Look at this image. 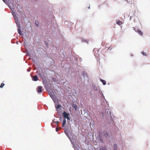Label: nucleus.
Instances as JSON below:
<instances>
[{
  "label": "nucleus",
  "mask_w": 150,
  "mask_h": 150,
  "mask_svg": "<svg viewBox=\"0 0 150 150\" xmlns=\"http://www.w3.org/2000/svg\"><path fill=\"white\" fill-rule=\"evenodd\" d=\"M142 54L144 56H146L147 55V54L146 53L144 52H142Z\"/></svg>",
  "instance_id": "nucleus-17"
},
{
  "label": "nucleus",
  "mask_w": 150,
  "mask_h": 150,
  "mask_svg": "<svg viewBox=\"0 0 150 150\" xmlns=\"http://www.w3.org/2000/svg\"><path fill=\"white\" fill-rule=\"evenodd\" d=\"M56 131L58 132V129L57 128H56Z\"/></svg>",
  "instance_id": "nucleus-20"
},
{
  "label": "nucleus",
  "mask_w": 150,
  "mask_h": 150,
  "mask_svg": "<svg viewBox=\"0 0 150 150\" xmlns=\"http://www.w3.org/2000/svg\"><path fill=\"white\" fill-rule=\"evenodd\" d=\"M66 120L65 119H64V120L63 121V123L62 127H63L64 124L66 123Z\"/></svg>",
  "instance_id": "nucleus-14"
},
{
  "label": "nucleus",
  "mask_w": 150,
  "mask_h": 150,
  "mask_svg": "<svg viewBox=\"0 0 150 150\" xmlns=\"http://www.w3.org/2000/svg\"><path fill=\"white\" fill-rule=\"evenodd\" d=\"M59 122L58 121H53V122L54 123H55L56 124H57L58 123V122Z\"/></svg>",
  "instance_id": "nucleus-18"
},
{
  "label": "nucleus",
  "mask_w": 150,
  "mask_h": 150,
  "mask_svg": "<svg viewBox=\"0 0 150 150\" xmlns=\"http://www.w3.org/2000/svg\"><path fill=\"white\" fill-rule=\"evenodd\" d=\"M42 88L41 86H39L38 88V93H40L42 92Z\"/></svg>",
  "instance_id": "nucleus-6"
},
{
  "label": "nucleus",
  "mask_w": 150,
  "mask_h": 150,
  "mask_svg": "<svg viewBox=\"0 0 150 150\" xmlns=\"http://www.w3.org/2000/svg\"><path fill=\"white\" fill-rule=\"evenodd\" d=\"M35 24H36V25L38 26V24H37V23L36 22H35Z\"/></svg>",
  "instance_id": "nucleus-21"
},
{
  "label": "nucleus",
  "mask_w": 150,
  "mask_h": 150,
  "mask_svg": "<svg viewBox=\"0 0 150 150\" xmlns=\"http://www.w3.org/2000/svg\"><path fill=\"white\" fill-rule=\"evenodd\" d=\"M61 107V106L60 104L58 105L57 106H55L56 110L58 113H60L61 111L60 109H59V108Z\"/></svg>",
  "instance_id": "nucleus-2"
},
{
  "label": "nucleus",
  "mask_w": 150,
  "mask_h": 150,
  "mask_svg": "<svg viewBox=\"0 0 150 150\" xmlns=\"http://www.w3.org/2000/svg\"><path fill=\"white\" fill-rule=\"evenodd\" d=\"M39 74L41 78H42L43 77V74H41L40 73Z\"/></svg>",
  "instance_id": "nucleus-16"
},
{
  "label": "nucleus",
  "mask_w": 150,
  "mask_h": 150,
  "mask_svg": "<svg viewBox=\"0 0 150 150\" xmlns=\"http://www.w3.org/2000/svg\"><path fill=\"white\" fill-rule=\"evenodd\" d=\"M116 23L118 25H120L122 24V22L120 20H119L116 22Z\"/></svg>",
  "instance_id": "nucleus-10"
},
{
  "label": "nucleus",
  "mask_w": 150,
  "mask_h": 150,
  "mask_svg": "<svg viewBox=\"0 0 150 150\" xmlns=\"http://www.w3.org/2000/svg\"><path fill=\"white\" fill-rule=\"evenodd\" d=\"M117 146L116 144H115L114 145V150H117Z\"/></svg>",
  "instance_id": "nucleus-13"
},
{
  "label": "nucleus",
  "mask_w": 150,
  "mask_h": 150,
  "mask_svg": "<svg viewBox=\"0 0 150 150\" xmlns=\"http://www.w3.org/2000/svg\"><path fill=\"white\" fill-rule=\"evenodd\" d=\"M3 1L6 4V0H3Z\"/></svg>",
  "instance_id": "nucleus-19"
},
{
  "label": "nucleus",
  "mask_w": 150,
  "mask_h": 150,
  "mask_svg": "<svg viewBox=\"0 0 150 150\" xmlns=\"http://www.w3.org/2000/svg\"><path fill=\"white\" fill-rule=\"evenodd\" d=\"M100 80L103 83V84L104 85H105L106 84V82L105 80H103L101 79H100Z\"/></svg>",
  "instance_id": "nucleus-9"
},
{
  "label": "nucleus",
  "mask_w": 150,
  "mask_h": 150,
  "mask_svg": "<svg viewBox=\"0 0 150 150\" xmlns=\"http://www.w3.org/2000/svg\"><path fill=\"white\" fill-rule=\"evenodd\" d=\"M50 97L52 98V99L54 100V96L52 93H50Z\"/></svg>",
  "instance_id": "nucleus-12"
},
{
  "label": "nucleus",
  "mask_w": 150,
  "mask_h": 150,
  "mask_svg": "<svg viewBox=\"0 0 150 150\" xmlns=\"http://www.w3.org/2000/svg\"><path fill=\"white\" fill-rule=\"evenodd\" d=\"M4 83H1V86H0V88H2L4 86Z\"/></svg>",
  "instance_id": "nucleus-15"
},
{
  "label": "nucleus",
  "mask_w": 150,
  "mask_h": 150,
  "mask_svg": "<svg viewBox=\"0 0 150 150\" xmlns=\"http://www.w3.org/2000/svg\"><path fill=\"white\" fill-rule=\"evenodd\" d=\"M103 136L105 138H107L108 136V134L107 132H105L103 134Z\"/></svg>",
  "instance_id": "nucleus-11"
},
{
  "label": "nucleus",
  "mask_w": 150,
  "mask_h": 150,
  "mask_svg": "<svg viewBox=\"0 0 150 150\" xmlns=\"http://www.w3.org/2000/svg\"><path fill=\"white\" fill-rule=\"evenodd\" d=\"M18 27L19 28L18 29V33L20 35H22V31H21V29H20V24L18 25Z\"/></svg>",
  "instance_id": "nucleus-3"
},
{
  "label": "nucleus",
  "mask_w": 150,
  "mask_h": 150,
  "mask_svg": "<svg viewBox=\"0 0 150 150\" xmlns=\"http://www.w3.org/2000/svg\"><path fill=\"white\" fill-rule=\"evenodd\" d=\"M100 150H106V148L105 146H100Z\"/></svg>",
  "instance_id": "nucleus-8"
},
{
  "label": "nucleus",
  "mask_w": 150,
  "mask_h": 150,
  "mask_svg": "<svg viewBox=\"0 0 150 150\" xmlns=\"http://www.w3.org/2000/svg\"><path fill=\"white\" fill-rule=\"evenodd\" d=\"M63 114V116L65 118L64 119H65L66 118H67V119L70 120V118L69 117V113H67L65 111H64Z\"/></svg>",
  "instance_id": "nucleus-1"
},
{
  "label": "nucleus",
  "mask_w": 150,
  "mask_h": 150,
  "mask_svg": "<svg viewBox=\"0 0 150 150\" xmlns=\"http://www.w3.org/2000/svg\"><path fill=\"white\" fill-rule=\"evenodd\" d=\"M12 14L13 15V16L15 20L16 21V23H17H17L16 22V21L17 19H18L16 16V13L15 12H13L12 13Z\"/></svg>",
  "instance_id": "nucleus-4"
},
{
  "label": "nucleus",
  "mask_w": 150,
  "mask_h": 150,
  "mask_svg": "<svg viewBox=\"0 0 150 150\" xmlns=\"http://www.w3.org/2000/svg\"><path fill=\"white\" fill-rule=\"evenodd\" d=\"M135 30L136 32H137L140 35H143L142 33L140 30L137 29L136 30Z\"/></svg>",
  "instance_id": "nucleus-7"
},
{
  "label": "nucleus",
  "mask_w": 150,
  "mask_h": 150,
  "mask_svg": "<svg viewBox=\"0 0 150 150\" xmlns=\"http://www.w3.org/2000/svg\"><path fill=\"white\" fill-rule=\"evenodd\" d=\"M54 79H54H54H53V80H54Z\"/></svg>",
  "instance_id": "nucleus-22"
},
{
  "label": "nucleus",
  "mask_w": 150,
  "mask_h": 150,
  "mask_svg": "<svg viewBox=\"0 0 150 150\" xmlns=\"http://www.w3.org/2000/svg\"><path fill=\"white\" fill-rule=\"evenodd\" d=\"M32 80L34 81H36L38 80V79L37 76L36 75H35L33 76L32 77Z\"/></svg>",
  "instance_id": "nucleus-5"
}]
</instances>
